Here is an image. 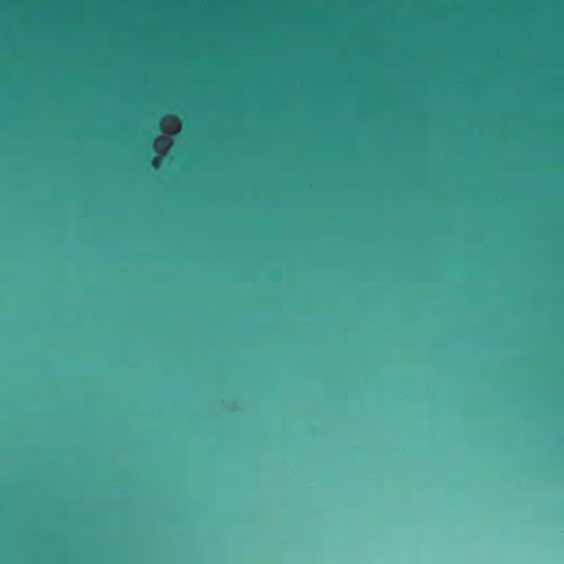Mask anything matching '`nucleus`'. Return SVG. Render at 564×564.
I'll use <instances>...</instances> for the list:
<instances>
[{"label": "nucleus", "instance_id": "1", "mask_svg": "<svg viewBox=\"0 0 564 564\" xmlns=\"http://www.w3.org/2000/svg\"><path fill=\"white\" fill-rule=\"evenodd\" d=\"M1 352H245L243 350H2ZM248 352H291L290 350H249Z\"/></svg>", "mask_w": 564, "mask_h": 564}, {"label": "nucleus", "instance_id": "2", "mask_svg": "<svg viewBox=\"0 0 564 564\" xmlns=\"http://www.w3.org/2000/svg\"><path fill=\"white\" fill-rule=\"evenodd\" d=\"M160 164V156H154L152 160H151V165L153 167H158Z\"/></svg>", "mask_w": 564, "mask_h": 564}]
</instances>
